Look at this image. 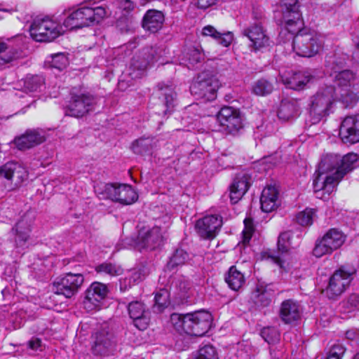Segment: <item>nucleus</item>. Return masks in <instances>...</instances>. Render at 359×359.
I'll list each match as a JSON object with an SVG mask.
<instances>
[{"label": "nucleus", "instance_id": "obj_26", "mask_svg": "<svg viewBox=\"0 0 359 359\" xmlns=\"http://www.w3.org/2000/svg\"><path fill=\"white\" fill-rule=\"evenodd\" d=\"M302 312V306L297 301L286 299L280 304L279 317L285 324H292L300 319Z\"/></svg>", "mask_w": 359, "mask_h": 359}, {"label": "nucleus", "instance_id": "obj_32", "mask_svg": "<svg viewBox=\"0 0 359 359\" xmlns=\"http://www.w3.org/2000/svg\"><path fill=\"white\" fill-rule=\"evenodd\" d=\"M219 86V82L215 75L203 72V100H215Z\"/></svg>", "mask_w": 359, "mask_h": 359}, {"label": "nucleus", "instance_id": "obj_36", "mask_svg": "<svg viewBox=\"0 0 359 359\" xmlns=\"http://www.w3.org/2000/svg\"><path fill=\"white\" fill-rule=\"evenodd\" d=\"M334 81L341 88H355L358 79L355 74L350 69H344L335 72Z\"/></svg>", "mask_w": 359, "mask_h": 359}, {"label": "nucleus", "instance_id": "obj_56", "mask_svg": "<svg viewBox=\"0 0 359 359\" xmlns=\"http://www.w3.org/2000/svg\"><path fill=\"white\" fill-rule=\"evenodd\" d=\"M207 327V330L203 332V336L214 327L213 317L212 314L203 309V330Z\"/></svg>", "mask_w": 359, "mask_h": 359}, {"label": "nucleus", "instance_id": "obj_48", "mask_svg": "<svg viewBox=\"0 0 359 359\" xmlns=\"http://www.w3.org/2000/svg\"><path fill=\"white\" fill-rule=\"evenodd\" d=\"M95 270L97 273L107 274L111 276H119L123 272L121 266L107 262L98 265L96 266Z\"/></svg>", "mask_w": 359, "mask_h": 359}, {"label": "nucleus", "instance_id": "obj_55", "mask_svg": "<svg viewBox=\"0 0 359 359\" xmlns=\"http://www.w3.org/2000/svg\"><path fill=\"white\" fill-rule=\"evenodd\" d=\"M244 226L245 228L243 231V243H248L250 240L252 238V236L254 233V225L252 219L250 217H247L244 219Z\"/></svg>", "mask_w": 359, "mask_h": 359}, {"label": "nucleus", "instance_id": "obj_51", "mask_svg": "<svg viewBox=\"0 0 359 359\" xmlns=\"http://www.w3.org/2000/svg\"><path fill=\"white\" fill-rule=\"evenodd\" d=\"M262 337L269 344H275L279 341L280 334L274 327H264L261 331Z\"/></svg>", "mask_w": 359, "mask_h": 359}, {"label": "nucleus", "instance_id": "obj_45", "mask_svg": "<svg viewBox=\"0 0 359 359\" xmlns=\"http://www.w3.org/2000/svg\"><path fill=\"white\" fill-rule=\"evenodd\" d=\"M44 79L39 75L28 76L24 82L25 88L29 92H36L41 88Z\"/></svg>", "mask_w": 359, "mask_h": 359}, {"label": "nucleus", "instance_id": "obj_38", "mask_svg": "<svg viewBox=\"0 0 359 359\" xmlns=\"http://www.w3.org/2000/svg\"><path fill=\"white\" fill-rule=\"evenodd\" d=\"M313 77L308 72H299L294 73L287 79L289 88L294 90H301L309 83Z\"/></svg>", "mask_w": 359, "mask_h": 359}, {"label": "nucleus", "instance_id": "obj_18", "mask_svg": "<svg viewBox=\"0 0 359 359\" xmlns=\"http://www.w3.org/2000/svg\"><path fill=\"white\" fill-rule=\"evenodd\" d=\"M108 292L107 285L100 282L93 283L86 291L83 308L88 312L99 309L102 301L107 297Z\"/></svg>", "mask_w": 359, "mask_h": 359}, {"label": "nucleus", "instance_id": "obj_54", "mask_svg": "<svg viewBox=\"0 0 359 359\" xmlns=\"http://www.w3.org/2000/svg\"><path fill=\"white\" fill-rule=\"evenodd\" d=\"M346 352V348L341 344L332 345L325 359H341Z\"/></svg>", "mask_w": 359, "mask_h": 359}, {"label": "nucleus", "instance_id": "obj_14", "mask_svg": "<svg viewBox=\"0 0 359 359\" xmlns=\"http://www.w3.org/2000/svg\"><path fill=\"white\" fill-rule=\"evenodd\" d=\"M97 102V97L90 93L74 94L72 95L66 114L76 118L82 117L93 111Z\"/></svg>", "mask_w": 359, "mask_h": 359}, {"label": "nucleus", "instance_id": "obj_28", "mask_svg": "<svg viewBox=\"0 0 359 359\" xmlns=\"http://www.w3.org/2000/svg\"><path fill=\"white\" fill-rule=\"evenodd\" d=\"M165 20L163 13L158 10H148L142 20V26L146 31L157 32L163 26Z\"/></svg>", "mask_w": 359, "mask_h": 359}, {"label": "nucleus", "instance_id": "obj_5", "mask_svg": "<svg viewBox=\"0 0 359 359\" xmlns=\"http://www.w3.org/2000/svg\"><path fill=\"white\" fill-rule=\"evenodd\" d=\"M280 11L276 15L278 23L284 27L280 35L294 32L303 25L298 0H280Z\"/></svg>", "mask_w": 359, "mask_h": 359}, {"label": "nucleus", "instance_id": "obj_49", "mask_svg": "<svg viewBox=\"0 0 359 359\" xmlns=\"http://www.w3.org/2000/svg\"><path fill=\"white\" fill-rule=\"evenodd\" d=\"M187 258L188 255L185 251L182 249H177L168 262L167 268L171 270L178 265L184 264Z\"/></svg>", "mask_w": 359, "mask_h": 359}, {"label": "nucleus", "instance_id": "obj_11", "mask_svg": "<svg viewBox=\"0 0 359 359\" xmlns=\"http://www.w3.org/2000/svg\"><path fill=\"white\" fill-rule=\"evenodd\" d=\"M99 194L102 195V198H108L126 205L133 204L138 198V195L133 188L126 184H105L102 191Z\"/></svg>", "mask_w": 359, "mask_h": 359}, {"label": "nucleus", "instance_id": "obj_30", "mask_svg": "<svg viewBox=\"0 0 359 359\" xmlns=\"http://www.w3.org/2000/svg\"><path fill=\"white\" fill-rule=\"evenodd\" d=\"M222 226V218L219 215L215 214L203 217V239H214Z\"/></svg>", "mask_w": 359, "mask_h": 359}, {"label": "nucleus", "instance_id": "obj_20", "mask_svg": "<svg viewBox=\"0 0 359 359\" xmlns=\"http://www.w3.org/2000/svg\"><path fill=\"white\" fill-rule=\"evenodd\" d=\"M292 236V233L290 231L281 233L279 235L277 243L278 255L273 251L269 250L264 253V257L270 259L273 263L279 266L280 268L285 269L287 267L285 257L287 256L286 253L292 245L290 241Z\"/></svg>", "mask_w": 359, "mask_h": 359}, {"label": "nucleus", "instance_id": "obj_22", "mask_svg": "<svg viewBox=\"0 0 359 359\" xmlns=\"http://www.w3.org/2000/svg\"><path fill=\"white\" fill-rule=\"evenodd\" d=\"M327 172H320L318 166L316 172L317 177L313 182L316 197L323 200L327 198L328 196L334 191L335 184L339 182L333 174L323 177V175Z\"/></svg>", "mask_w": 359, "mask_h": 359}, {"label": "nucleus", "instance_id": "obj_9", "mask_svg": "<svg viewBox=\"0 0 359 359\" xmlns=\"http://www.w3.org/2000/svg\"><path fill=\"white\" fill-rule=\"evenodd\" d=\"M202 311H196L186 314L172 313L170 320L174 327L179 332L195 337H201V321Z\"/></svg>", "mask_w": 359, "mask_h": 359}, {"label": "nucleus", "instance_id": "obj_34", "mask_svg": "<svg viewBox=\"0 0 359 359\" xmlns=\"http://www.w3.org/2000/svg\"><path fill=\"white\" fill-rule=\"evenodd\" d=\"M349 60V55L341 50L326 57V66L334 72L342 70Z\"/></svg>", "mask_w": 359, "mask_h": 359}, {"label": "nucleus", "instance_id": "obj_52", "mask_svg": "<svg viewBox=\"0 0 359 359\" xmlns=\"http://www.w3.org/2000/svg\"><path fill=\"white\" fill-rule=\"evenodd\" d=\"M187 58L188 60V68L189 69H195L198 67H195L196 65L200 66V60H201V53L198 49L192 48L187 53Z\"/></svg>", "mask_w": 359, "mask_h": 359}, {"label": "nucleus", "instance_id": "obj_39", "mask_svg": "<svg viewBox=\"0 0 359 359\" xmlns=\"http://www.w3.org/2000/svg\"><path fill=\"white\" fill-rule=\"evenodd\" d=\"M146 276L144 269H134L128 274V276L120 282L121 290H126L128 287L135 285L141 282Z\"/></svg>", "mask_w": 359, "mask_h": 359}, {"label": "nucleus", "instance_id": "obj_24", "mask_svg": "<svg viewBox=\"0 0 359 359\" xmlns=\"http://www.w3.org/2000/svg\"><path fill=\"white\" fill-rule=\"evenodd\" d=\"M339 136L344 143L359 142V115L346 116L341 123Z\"/></svg>", "mask_w": 359, "mask_h": 359}, {"label": "nucleus", "instance_id": "obj_19", "mask_svg": "<svg viewBox=\"0 0 359 359\" xmlns=\"http://www.w3.org/2000/svg\"><path fill=\"white\" fill-rule=\"evenodd\" d=\"M163 243L162 229L158 226L142 228L139 231L137 245L140 248L153 250Z\"/></svg>", "mask_w": 359, "mask_h": 359}, {"label": "nucleus", "instance_id": "obj_60", "mask_svg": "<svg viewBox=\"0 0 359 359\" xmlns=\"http://www.w3.org/2000/svg\"><path fill=\"white\" fill-rule=\"evenodd\" d=\"M200 76H198L196 81H193L190 86V91L191 94H201L202 92L201 81H199Z\"/></svg>", "mask_w": 359, "mask_h": 359}, {"label": "nucleus", "instance_id": "obj_2", "mask_svg": "<svg viewBox=\"0 0 359 359\" xmlns=\"http://www.w3.org/2000/svg\"><path fill=\"white\" fill-rule=\"evenodd\" d=\"M338 94L332 85L320 87L309 99V110L313 123H318L332 111Z\"/></svg>", "mask_w": 359, "mask_h": 359}, {"label": "nucleus", "instance_id": "obj_61", "mask_svg": "<svg viewBox=\"0 0 359 359\" xmlns=\"http://www.w3.org/2000/svg\"><path fill=\"white\" fill-rule=\"evenodd\" d=\"M201 0H192L189 6V13H194V14L197 15L201 13V11L202 8V6H201L200 3Z\"/></svg>", "mask_w": 359, "mask_h": 359}, {"label": "nucleus", "instance_id": "obj_35", "mask_svg": "<svg viewBox=\"0 0 359 359\" xmlns=\"http://www.w3.org/2000/svg\"><path fill=\"white\" fill-rule=\"evenodd\" d=\"M274 295L275 292L272 289V285H259L254 294L255 304L259 306L266 307L270 305Z\"/></svg>", "mask_w": 359, "mask_h": 359}, {"label": "nucleus", "instance_id": "obj_25", "mask_svg": "<svg viewBox=\"0 0 359 359\" xmlns=\"http://www.w3.org/2000/svg\"><path fill=\"white\" fill-rule=\"evenodd\" d=\"M46 140V132L40 128L27 130L24 134L14 140L19 150H26L37 146Z\"/></svg>", "mask_w": 359, "mask_h": 359}, {"label": "nucleus", "instance_id": "obj_27", "mask_svg": "<svg viewBox=\"0 0 359 359\" xmlns=\"http://www.w3.org/2000/svg\"><path fill=\"white\" fill-rule=\"evenodd\" d=\"M250 186V177L245 173L237 175L230 186L229 198L232 204L237 203Z\"/></svg>", "mask_w": 359, "mask_h": 359}, {"label": "nucleus", "instance_id": "obj_1", "mask_svg": "<svg viewBox=\"0 0 359 359\" xmlns=\"http://www.w3.org/2000/svg\"><path fill=\"white\" fill-rule=\"evenodd\" d=\"M109 15L111 11L106 5L82 6L68 14L63 26L69 30L81 29L97 24Z\"/></svg>", "mask_w": 359, "mask_h": 359}, {"label": "nucleus", "instance_id": "obj_42", "mask_svg": "<svg viewBox=\"0 0 359 359\" xmlns=\"http://www.w3.org/2000/svg\"><path fill=\"white\" fill-rule=\"evenodd\" d=\"M170 294L167 289H160L155 295L154 309L158 312H161L165 308L169 305Z\"/></svg>", "mask_w": 359, "mask_h": 359}, {"label": "nucleus", "instance_id": "obj_47", "mask_svg": "<svg viewBox=\"0 0 359 359\" xmlns=\"http://www.w3.org/2000/svg\"><path fill=\"white\" fill-rule=\"evenodd\" d=\"M157 87L159 91H161V94L164 96L165 104L168 109L172 108L174 106L173 102L176 97V93L174 92L173 88L163 83H158Z\"/></svg>", "mask_w": 359, "mask_h": 359}, {"label": "nucleus", "instance_id": "obj_15", "mask_svg": "<svg viewBox=\"0 0 359 359\" xmlns=\"http://www.w3.org/2000/svg\"><path fill=\"white\" fill-rule=\"evenodd\" d=\"M255 22L243 30V34L252 42L255 50L269 46L270 39L262 25V15L253 12Z\"/></svg>", "mask_w": 359, "mask_h": 359}, {"label": "nucleus", "instance_id": "obj_7", "mask_svg": "<svg viewBox=\"0 0 359 359\" xmlns=\"http://www.w3.org/2000/svg\"><path fill=\"white\" fill-rule=\"evenodd\" d=\"M346 238V235L339 229H330L316 240L313 255L316 257L330 255L344 243Z\"/></svg>", "mask_w": 359, "mask_h": 359}, {"label": "nucleus", "instance_id": "obj_57", "mask_svg": "<svg viewBox=\"0 0 359 359\" xmlns=\"http://www.w3.org/2000/svg\"><path fill=\"white\" fill-rule=\"evenodd\" d=\"M203 359H219L215 348L211 345L203 346Z\"/></svg>", "mask_w": 359, "mask_h": 359}, {"label": "nucleus", "instance_id": "obj_59", "mask_svg": "<svg viewBox=\"0 0 359 359\" xmlns=\"http://www.w3.org/2000/svg\"><path fill=\"white\" fill-rule=\"evenodd\" d=\"M346 338L350 341L359 343V330L357 329H351L346 331Z\"/></svg>", "mask_w": 359, "mask_h": 359}, {"label": "nucleus", "instance_id": "obj_10", "mask_svg": "<svg viewBox=\"0 0 359 359\" xmlns=\"http://www.w3.org/2000/svg\"><path fill=\"white\" fill-rule=\"evenodd\" d=\"M354 273V269H348L345 266L335 271L330 278L328 285L325 290L326 296L332 299L339 297L349 286Z\"/></svg>", "mask_w": 359, "mask_h": 359}, {"label": "nucleus", "instance_id": "obj_23", "mask_svg": "<svg viewBox=\"0 0 359 359\" xmlns=\"http://www.w3.org/2000/svg\"><path fill=\"white\" fill-rule=\"evenodd\" d=\"M128 313L133 325L140 330L147 328L150 322V311L140 301H133L128 305Z\"/></svg>", "mask_w": 359, "mask_h": 359}, {"label": "nucleus", "instance_id": "obj_6", "mask_svg": "<svg viewBox=\"0 0 359 359\" xmlns=\"http://www.w3.org/2000/svg\"><path fill=\"white\" fill-rule=\"evenodd\" d=\"M64 32L62 26L48 17L34 20L29 28L32 38L39 42L52 41Z\"/></svg>", "mask_w": 359, "mask_h": 359}, {"label": "nucleus", "instance_id": "obj_64", "mask_svg": "<svg viewBox=\"0 0 359 359\" xmlns=\"http://www.w3.org/2000/svg\"><path fill=\"white\" fill-rule=\"evenodd\" d=\"M41 341L39 339H36L29 341V346L32 349H36L40 346Z\"/></svg>", "mask_w": 359, "mask_h": 359}, {"label": "nucleus", "instance_id": "obj_58", "mask_svg": "<svg viewBox=\"0 0 359 359\" xmlns=\"http://www.w3.org/2000/svg\"><path fill=\"white\" fill-rule=\"evenodd\" d=\"M119 7L127 12L133 11L135 7V4L132 0H120Z\"/></svg>", "mask_w": 359, "mask_h": 359}, {"label": "nucleus", "instance_id": "obj_33", "mask_svg": "<svg viewBox=\"0 0 359 359\" xmlns=\"http://www.w3.org/2000/svg\"><path fill=\"white\" fill-rule=\"evenodd\" d=\"M208 36H210L218 44L224 47L229 46L233 40V35L231 32H226L221 33L211 25L203 27V37Z\"/></svg>", "mask_w": 359, "mask_h": 359}, {"label": "nucleus", "instance_id": "obj_50", "mask_svg": "<svg viewBox=\"0 0 359 359\" xmlns=\"http://www.w3.org/2000/svg\"><path fill=\"white\" fill-rule=\"evenodd\" d=\"M345 312H351L359 309V294H351L346 300L341 302Z\"/></svg>", "mask_w": 359, "mask_h": 359}, {"label": "nucleus", "instance_id": "obj_17", "mask_svg": "<svg viewBox=\"0 0 359 359\" xmlns=\"http://www.w3.org/2000/svg\"><path fill=\"white\" fill-rule=\"evenodd\" d=\"M35 217V212L29 210L20 217L12 228L11 232L14 236V242L17 248L24 247L30 238Z\"/></svg>", "mask_w": 359, "mask_h": 359}, {"label": "nucleus", "instance_id": "obj_44", "mask_svg": "<svg viewBox=\"0 0 359 359\" xmlns=\"http://www.w3.org/2000/svg\"><path fill=\"white\" fill-rule=\"evenodd\" d=\"M273 90V86L272 83L264 79L257 81L252 87L254 93L262 96L270 94Z\"/></svg>", "mask_w": 359, "mask_h": 359}, {"label": "nucleus", "instance_id": "obj_3", "mask_svg": "<svg viewBox=\"0 0 359 359\" xmlns=\"http://www.w3.org/2000/svg\"><path fill=\"white\" fill-rule=\"evenodd\" d=\"M358 156L355 153H348L344 156L338 154H327L319 163L320 172H333V175L339 181L344 176L352 171L356 166Z\"/></svg>", "mask_w": 359, "mask_h": 359}, {"label": "nucleus", "instance_id": "obj_13", "mask_svg": "<svg viewBox=\"0 0 359 359\" xmlns=\"http://www.w3.org/2000/svg\"><path fill=\"white\" fill-rule=\"evenodd\" d=\"M83 282L84 277L82 273H67L53 283V290L57 294L71 298L79 292Z\"/></svg>", "mask_w": 359, "mask_h": 359}, {"label": "nucleus", "instance_id": "obj_41", "mask_svg": "<svg viewBox=\"0 0 359 359\" xmlns=\"http://www.w3.org/2000/svg\"><path fill=\"white\" fill-rule=\"evenodd\" d=\"M316 217V211L313 208H306L299 212L295 217L296 222L302 226H311Z\"/></svg>", "mask_w": 359, "mask_h": 359}, {"label": "nucleus", "instance_id": "obj_62", "mask_svg": "<svg viewBox=\"0 0 359 359\" xmlns=\"http://www.w3.org/2000/svg\"><path fill=\"white\" fill-rule=\"evenodd\" d=\"M189 285L187 281L179 280V287L182 293V295H184V294L187 293V290L189 288Z\"/></svg>", "mask_w": 359, "mask_h": 359}, {"label": "nucleus", "instance_id": "obj_29", "mask_svg": "<svg viewBox=\"0 0 359 359\" xmlns=\"http://www.w3.org/2000/svg\"><path fill=\"white\" fill-rule=\"evenodd\" d=\"M299 104L297 100L285 98L280 102L278 111V116L283 121L292 120L299 116Z\"/></svg>", "mask_w": 359, "mask_h": 359}, {"label": "nucleus", "instance_id": "obj_40", "mask_svg": "<svg viewBox=\"0 0 359 359\" xmlns=\"http://www.w3.org/2000/svg\"><path fill=\"white\" fill-rule=\"evenodd\" d=\"M154 142L151 137H142L135 140L131 145L133 151L139 155L149 154L154 147Z\"/></svg>", "mask_w": 359, "mask_h": 359}, {"label": "nucleus", "instance_id": "obj_12", "mask_svg": "<svg viewBox=\"0 0 359 359\" xmlns=\"http://www.w3.org/2000/svg\"><path fill=\"white\" fill-rule=\"evenodd\" d=\"M117 339L109 330L102 329L92 335L91 350L93 354L100 356L112 355L116 351Z\"/></svg>", "mask_w": 359, "mask_h": 359}, {"label": "nucleus", "instance_id": "obj_16", "mask_svg": "<svg viewBox=\"0 0 359 359\" xmlns=\"http://www.w3.org/2000/svg\"><path fill=\"white\" fill-rule=\"evenodd\" d=\"M156 50L151 46L144 48L132 59L129 75L133 79L142 77L148 66L156 59Z\"/></svg>", "mask_w": 359, "mask_h": 359}, {"label": "nucleus", "instance_id": "obj_46", "mask_svg": "<svg viewBox=\"0 0 359 359\" xmlns=\"http://www.w3.org/2000/svg\"><path fill=\"white\" fill-rule=\"evenodd\" d=\"M337 100L343 102L346 107H352L358 100V97L351 88H341L340 97Z\"/></svg>", "mask_w": 359, "mask_h": 359}, {"label": "nucleus", "instance_id": "obj_53", "mask_svg": "<svg viewBox=\"0 0 359 359\" xmlns=\"http://www.w3.org/2000/svg\"><path fill=\"white\" fill-rule=\"evenodd\" d=\"M50 63L52 67L62 70L67 66L69 62L67 57L64 53H57L52 55Z\"/></svg>", "mask_w": 359, "mask_h": 359}, {"label": "nucleus", "instance_id": "obj_8", "mask_svg": "<svg viewBox=\"0 0 359 359\" xmlns=\"http://www.w3.org/2000/svg\"><path fill=\"white\" fill-rule=\"evenodd\" d=\"M212 109L211 114H207V116L215 114L214 120L219 122L227 133L235 135L243 128L242 118L237 109L224 107L219 110L217 107H212Z\"/></svg>", "mask_w": 359, "mask_h": 359}, {"label": "nucleus", "instance_id": "obj_21", "mask_svg": "<svg viewBox=\"0 0 359 359\" xmlns=\"http://www.w3.org/2000/svg\"><path fill=\"white\" fill-rule=\"evenodd\" d=\"M27 176L26 168L18 163L8 162L0 167V182L2 184L8 182L18 186L27 178Z\"/></svg>", "mask_w": 359, "mask_h": 359}, {"label": "nucleus", "instance_id": "obj_31", "mask_svg": "<svg viewBox=\"0 0 359 359\" xmlns=\"http://www.w3.org/2000/svg\"><path fill=\"white\" fill-rule=\"evenodd\" d=\"M278 191L274 186L265 187L260 197V204L262 211L270 212L277 207Z\"/></svg>", "mask_w": 359, "mask_h": 359}, {"label": "nucleus", "instance_id": "obj_43", "mask_svg": "<svg viewBox=\"0 0 359 359\" xmlns=\"http://www.w3.org/2000/svg\"><path fill=\"white\" fill-rule=\"evenodd\" d=\"M7 53L1 57V64H6L12 62L18 57V53L16 50L8 46L2 39H0V53L4 51Z\"/></svg>", "mask_w": 359, "mask_h": 359}, {"label": "nucleus", "instance_id": "obj_4", "mask_svg": "<svg viewBox=\"0 0 359 359\" xmlns=\"http://www.w3.org/2000/svg\"><path fill=\"white\" fill-rule=\"evenodd\" d=\"M299 29L294 32H289L293 36L292 48L294 51L302 57H312L318 53L322 43L318 34L309 29Z\"/></svg>", "mask_w": 359, "mask_h": 359}, {"label": "nucleus", "instance_id": "obj_37", "mask_svg": "<svg viewBox=\"0 0 359 359\" xmlns=\"http://www.w3.org/2000/svg\"><path fill=\"white\" fill-rule=\"evenodd\" d=\"M225 281L231 289L238 290L245 284V279L244 275L235 266H232L225 276Z\"/></svg>", "mask_w": 359, "mask_h": 359}, {"label": "nucleus", "instance_id": "obj_63", "mask_svg": "<svg viewBox=\"0 0 359 359\" xmlns=\"http://www.w3.org/2000/svg\"><path fill=\"white\" fill-rule=\"evenodd\" d=\"M194 229L200 237H202V219H197Z\"/></svg>", "mask_w": 359, "mask_h": 359}]
</instances>
